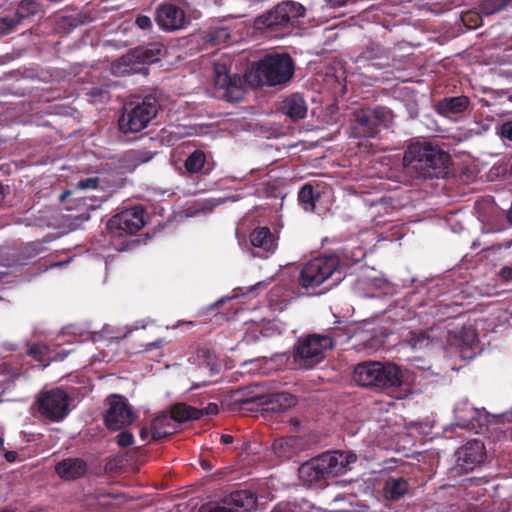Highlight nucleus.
<instances>
[{
    "label": "nucleus",
    "mask_w": 512,
    "mask_h": 512,
    "mask_svg": "<svg viewBox=\"0 0 512 512\" xmlns=\"http://www.w3.org/2000/svg\"><path fill=\"white\" fill-rule=\"evenodd\" d=\"M352 377L358 386L386 392L397 399H406L413 394L402 368L389 361L358 363L353 370Z\"/></svg>",
    "instance_id": "obj_1"
},
{
    "label": "nucleus",
    "mask_w": 512,
    "mask_h": 512,
    "mask_svg": "<svg viewBox=\"0 0 512 512\" xmlns=\"http://www.w3.org/2000/svg\"><path fill=\"white\" fill-rule=\"evenodd\" d=\"M259 384H252L231 391L224 400L221 407H227L232 411L284 413L296 406L297 397L288 392H277L264 394L258 392Z\"/></svg>",
    "instance_id": "obj_2"
},
{
    "label": "nucleus",
    "mask_w": 512,
    "mask_h": 512,
    "mask_svg": "<svg viewBox=\"0 0 512 512\" xmlns=\"http://www.w3.org/2000/svg\"><path fill=\"white\" fill-rule=\"evenodd\" d=\"M450 155L428 142L411 143L403 157L405 172L415 178L439 177L445 172Z\"/></svg>",
    "instance_id": "obj_3"
},
{
    "label": "nucleus",
    "mask_w": 512,
    "mask_h": 512,
    "mask_svg": "<svg viewBox=\"0 0 512 512\" xmlns=\"http://www.w3.org/2000/svg\"><path fill=\"white\" fill-rule=\"evenodd\" d=\"M305 13L306 8L300 2L284 0L257 16L253 27L268 37H279L294 28Z\"/></svg>",
    "instance_id": "obj_4"
},
{
    "label": "nucleus",
    "mask_w": 512,
    "mask_h": 512,
    "mask_svg": "<svg viewBox=\"0 0 512 512\" xmlns=\"http://www.w3.org/2000/svg\"><path fill=\"white\" fill-rule=\"evenodd\" d=\"M344 278L341 271L340 258L335 254L323 255L308 261L303 265L298 276V284L307 293L324 283L326 289L338 285Z\"/></svg>",
    "instance_id": "obj_5"
},
{
    "label": "nucleus",
    "mask_w": 512,
    "mask_h": 512,
    "mask_svg": "<svg viewBox=\"0 0 512 512\" xmlns=\"http://www.w3.org/2000/svg\"><path fill=\"white\" fill-rule=\"evenodd\" d=\"M254 71L258 83L274 87L291 80L295 72V62L286 52H272L264 55L255 64Z\"/></svg>",
    "instance_id": "obj_6"
},
{
    "label": "nucleus",
    "mask_w": 512,
    "mask_h": 512,
    "mask_svg": "<svg viewBox=\"0 0 512 512\" xmlns=\"http://www.w3.org/2000/svg\"><path fill=\"white\" fill-rule=\"evenodd\" d=\"M159 109V101L154 95L126 104L118 119L119 130L124 134L142 131L156 117Z\"/></svg>",
    "instance_id": "obj_7"
},
{
    "label": "nucleus",
    "mask_w": 512,
    "mask_h": 512,
    "mask_svg": "<svg viewBox=\"0 0 512 512\" xmlns=\"http://www.w3.org/2000/svg\"><path fill=\"white\" fill-rule=\"evenodd\" d=\"M77 404L75 388L55 387L38 392L31 409L40 416H68Z\"/></svg>",
    "instance_id": "obj_8"
},
{
    "label": "nucleus",
    "mask_w": 512,
    "mask_h": 512,
    "mask_svg": "<svg viewBox=\"0 0 512 512\" xmlns=\"http://www.w3.org/2000/svg\"><path fill=\"white\" fill-rule=\"evenodd\" d=\"M334 342L329 335L310 334L298 340L294 346L293 359L302 369H312L325 358V351L332 349Z\"/></svg>",
    "instance_id": "obj_9"
},
{
    "label": "nucleus",
    "mask_w": 512,
    "mask_h": 512,
    "mask_svg": "<svg viewBox=\"0 0 512 512\" xmlns=\"http://www.w3.org/2000/svg\"><path fill=\"white\" fill-rule=\"evenodd\" d=\"M343 471V458L339 451L324 453L299 469L300 477L307 482H314L325 476H336Z\"/></svg>",
    "instance_id": "obj_10"
},
{
    "label": "nucleus",
    "mask_w": 512,
    "mask_h": 512,
    "mask_svg": "<svg viewBox=\"0 0 512 512\" xmlns=\"http://www.w3.org/2000/svg\"><path fill=\"white\" fill-rule=\"evenodd\" d=\"M144 214L140 205L125 208L108 221L107 229L115 238L134 235L145 225Z\"/></svg>",
    "instance_id": "obj_11"
},
{
    "label": "nucleus",
    "mask_w": 512,
    "mask_h": 512,
    "mask_svg": "<svg viewBox=\"0 0 512 512\" xmlns=\"http://www.w3.org/2000/svg\"><path fill=\"white\" fill-rule=\"evenodd\" d=\"M387 112L382 107L361 109L351 123V136L354 138H374L385 126Z\"/></svg>",
    "instance_id": "obj_12"
},
{
    "label": "nucleus",
    "mask_w": 512,
    "mask_h": 512,
    "mask_svg": "<svg viewBox=\"0 0 512 512\" xmlns=\"http://www.w3.org/2000/svg\"><path fill=\"white\" fill-rule=\"evenodd\" d=\"M154 19L159 28L165 32L179 31L189 24V18L184 9L171 1H165L156 7Z\"/></svg>",
    "instance_id": "obj_13"
},
{
    "label": "nucleus",
    "mask_w": 512,
    "mask_h": 512,
    "mask_svg": "<svg viewBox=\"0 0 512 512\" xmlns=\"http://www.w3.org/2000/svg\"><path fill=\"white\" fill-rule=\"evenodd\" d=\"M214 85L224 90L223 97L228 101H238L243 97L241 77L237 73H231L226 61H217L213 66Z\"/></svg>",
    "instance_id": "obj_14"
},
{
    "label": "nucleus",
    "mask_w": 512,
    "mask_h": 512,
    "mask_svg": "<svg viewBox=\"0 0 512 512\" xmlns=\"http://www.w3.org/2000/svg\"><path fill=\"white\" fill-rule=\"evenodd\" d=\"M43 9L44 3L21 0L13 12L0 16V36L12 33L25 19L42 12Z\"/></svg>",
    "instance_id": "obj_15"
},
{
    "label": "nucleus",
    "mask_w": 512,
    "mask_h": 512,
    "mask_svg": "<svg viewBox=\"0 0 512 512\" xmlns=\"http://www.w3.org/2000/svg\"><path fill=\"white\" fill-rule=\"evenodd\" d=\"M251 254L262 259L269 258L278 247V237L272 233L269 227H256L249 234Z\"/></svg>",
    "instance_id": "obj_16"
},
{
    "label": "nucleus",
    "mask_w": 512,
    "mask_h": 512,
    "mask_svg": "<svg viewBox=\"0 0 512 512\" xmlns=\"http://www.w3.org/2000/svg\"><path fill=\"white\" fill-rule=\"evenodd\" d=\"M458 466L468 472L480 466L486 457L485 446L480 440H472L460 447L456 453Z\"/></svg>",
    "instance_id": "obj_17"
},
{
    "label": "nucleus",
    "mask_w": 512,
    "mask_h": 512,
    "mask_svg": "<svg viewBox=\"0 0 512 512\" xmlns=\"http://www.w3.org/2000/svg\"><path fill=\"white\" fill-rule=\"evenodd\" d=\"M190 419L191 418H154L151 428H142L140 430V436L142 439H147L151 434L153 439H161L175 433L184 422Z\"/></svg>",
    "instance_id": "obj_18"
},
{
    "label": "nucleus",
    "mask_w": 512,
    "mask_h": 512,
    "mask_svg": "<svg viewBox=\"0 0 512 512\" xmlns=\"http://www.w3.org/2000/svg\"><path fill=\"white\" fill-rule=\"evenodd\" d=\"M256 506V497L249 491L241 490L231 494L226 506H216L209 512H248Z\"/></svg>",
    "instance_id": "obj_19"
},
{
    "label": "nucleus",
    "mask_w": 512,
    "mask_h": 512,
    "mask_svg": "<svg viewBox=\"0 0 512 512\" xmlns=\"http://www.w3.org/2000/svg\"><path fill=\"white\" fill-rule=\"evenodd\" d=\"M130 51L138 66L142 67L143 65L159 61L165 52V47L159 42H152L147 45L138 46Z\"/></svg>",
    "instance_id": "obj_20"
},
{
    "label": "nucleus",
    "mask_w": 512,
    "mask_h": 512,
    "mask_svg": "<svg viewBox=\"0 0 512 512\" xmlns=\"http://www.w3.org/2000/svg\"><path fill=\"white\" fill-rule=\"evenodd\" d=\"M57 475L63 480H76L87 472V464L81 458H66L55 466Z\"/></svg>",
    "instance_id": "obj_21"
},
{
    "label": "nucleus",
    "mask_w": 512,
    "mask_h": 512,
    "mask_svg": "<svg viewBox=\"0 0 512 512\" xmlns=\"http://www.w3.org/2000/svg\"><path fill=\"white\" fill-rule=\"evenodd\" d=\"M470 106V99L465 95L445 97L436 104L438 114L448 117L464 113Z\"/></svg>",
    "instance_id": "obj_22"
},
{
    "label": "nucleus",
    "mask_w": 512,
    "mask_h": 512,
    "mask_svg": "<svg viewBox=\"0 0 512 512\" xmlns=\"http://www.w3.org/2000/svg\"><path fill=\"white\" fill-rule=\"evenodd\" d=\"M158 146L155 145V150L140 148L131 149L127 151L122 157V168L129 172H133L138 166L148 163L158 153L156 150Z\"/></svg>",
    "instance_id": "obj_23"
},
{
    "label": "nucleus",
    "mask_w": 512,
    "mask_h": 512,
    "mask_svg": "<svg viewBox=\"0 0 512 512\" xmlns=\"http://www.w3.org/2000/svg\"><path fill=\"white\" fill-rule=\"evenodd\" d=\"M280 109L283 114L290 117L292 120H299L305 118L307 114V105L304 97L299 93L287 96L282 102Z\"/></svg>",
    "instance_id": "obj_24"
},
{
    "label": "nucleus",
    "mask_w": 512,
    "mask_h": 512,
    "mask_svg": "<svg viewBox=\"0 0 512 512\" xmlns=\"http://www.w3.org/2000/svg\"><path fill=\"white\" fill-rule=\"evenodd\" d=\"M220 413V407L217 403L210 402L202 409H198L186 403H176L171 406L169 416H213Z\"/></svg>",
    "instance_id": "obj_25"
},
{
    "label": "nucleus",
    "mask_w": 512,
    "mask_h": 512,
    "mask_svg": "<svg viewBox=\"0 0 512 512\" xmlns=\"http://www.w3.org/2000/svg\"><path fill=\"white\" fill-rule=\"evenodd\" d=\"M184 167L190 175L209 174L211 171V167L207 161V155L201 149H195L187 156L184 161Z\"/></svg>",
    "instance_id": "obj_26"
},
{
    "label": "nucleus",
    "mask_w": 512,
    "mask_h": 512,
    "mask_svg": "<svg viewBox=\"0 0 512 512\" xmlns=\"http://www.w3.org/2000/svg\"><path fill=\"white\" fill-rule=\"evenodd\" d=\"M105 405L107 410L104 416H135L132 406L123 395H109L105 400Z\"/></svg>",
    "instance_id": "obj_27"
},
{
    "label": "nucleus",
    "mask_w": 512,
    "mask_h": 512,
    "mask_svg": "<svg viewBox=\"0 0 512 512\" xmlns=\"http://www.w3.org/2000/svg\"><path fill=\"white\" fill-rule=\"evenodd\" d=\"M94 20V17L87 11H81L75 14L63 15L57 20L58 28L69 33L73 29L88 24Z\"/></svg>",
    "instance_id": "obj_28"
},
{
    "label": "nucleus",
    "mask_w": 512,
    "mask_h": 512,
    "mask_svg": "<svg viewBox=\"0 0 512 512\" xmlns=\"http://www.w3.org/2000/svg\"><path fill=\"white\" fill-rule=\"evenodd\" d=\"M134 57L131 56V51L121 56L111 64V73L115 76H125L142 71Z\"/></svg>",
    "instance_id": "obj_29"
},
{
    "label": "nucleus",
    "mask_w": 512,
    "mask_h": 512,
    "mask_svg": "<svg viewBox=\"0 0 512 512\" xmlns=\"http://www.w3.org/2000/svg\"><path fill=\"white\" fill-rule=\"evenodd\" d=\"M50 347L43 342L28 344L27 355L35 361L41 363L42 368H46L55 357H51Z\"/></svg>",
    "instance_id": "obj_30"
},
{
    "label": "nucleus",
    "mask_w": 512,
    "mask_h": 512,
    "mask_svg": "<svg viewBox=\"0 0 512 512\" xmlns=\"http://www.w3.org/2000/svg\"><path fill=\"white\" fill-rule=\"evenodd\" d=\"M321 194L319 190H315L313 185L306 183L298 192V201L302 208L307 212H314L316 202Z\"/></svg>",
    "instance_id": "obj_31"
},
{
    "label": "nucleus",
    "mask_w": 512,
    "mask_h": 512,
    "mask_svg": "<svg viewBox=\"0 0 512 512\" xmlns=\"http://www.w3.org/2000/svg\"><path fill=\"white\" fill-rule=\"evenodd\" d=\"M389 60V50L382 45L370 42L358 56V61Z\"/></svg>",
    "instance_id": "obj_32"
},
{
    "label": "nucleus",
    "mask_w": 512,
    "mask_h": 512,
    "mask_svg": "<svg viewBox=\"0 0 512 512\" xmlns=\"http://www.w3.org/2000/svg\"><path fill=\"white\" fill-rule=\"evenodd\" d=\"M340 258L341 262V271L345 274L344 269L359 263L365 258V251L363 248L356 246V247H344L341 250L340 255L336 254Z\"/></svg>",
    "instance_id": "obj_33"
},
{
    "label": "nucleus",
    "mask_w": 512,
    "mask_h": 512,
    "mask_svg": "<svg viewBox=\"0 0 512 512\" xmlns=\"http://www.w3.org/2000/svg\"><path fill=\"white\" fill-rule=\"evenodd\" d=\"M408 490V484L403 478H389L384 487L385 496L388 499L396 500L403 496Z\"/></svg>",
    "instance_id": "obj_34"
},
{
    "label": "nucleus",
    "mask_w": 512,
    "mask_h": 512,
    "mask_svg": "<svg viewBox=\"0 0 512 512\" xmlns=\"http://www.w3.org/2000/svg\"><path fill=\"white\" fill-rule=\"evenodd\" d=\"M44 251V247L39 242H30L23 246L19 253V263L21 265L27 264L29 261L36 258Z\"/></svg>",
    "instance_id": "obj_35"
},
{
    "label": "nucleus",
    "mask_w": 512,
    "mask_h": 512,
    "mask_svg": "<svg viewBox=\"0 0 512 512\" xmlns=\"http://www.w3.org/2000/svg\"><path fill=\"white\" fill-rule=\"evenodd\" d=\"M510 2L512 0H481L479 10L483 15L490 16L506 8Z\"/></svg>",
    "instance_id": "obj_36"
},
{
    "label": "nucleus",
    "mask_w": 512,
    "mask_h": 512,
    "mask_svg": "<svg viewBox=\"0 0 512 512\" xmlns=\"http://www.w3.org/2000/svg\"><path fill=\"white\" fill-rule=\"evenodd\" d=\"M208 41L214 45L227 43L230 39V33L227 28H217L207 35Z\"/></svg>",
    "instance_id": "obj_37"
},
{
    "label": "nucleus",
    "mask_w": 512,
    "mask_h": 512,
    "mask_svg": "<svg viewBox=\"0 0 512 512\" xmlns=\"http://www.w3.org/2000/svg\"><path fill=\"white\" fill-rule=\"evenodd\" d=\"M131 418H103L105 426L112 431H117L130 423Z\"/></svg>",
    "instance_id": "obj_38"
},
{
    "label": "nucleus",
    "mask_w": 512,
    "mask_h": 512,
    "mask_svg": "<svg viewBox=\"0 0 512 512\" xmlns=\"http://www.w3.org/2000/svg\"><path fill=\"white\" fill-rule=\"evenodd\" d=\"M134 23L139 29L143 31L150 32L153 29V22L151 17L142 13L136 15Z\"/></svg>",
    "instance_id": "obj_39"
},
{
    "label": "nucleus",
    "mask_w": 512,
    "mask_h": 512,
    "mask_svg": "<svg viewBox=\"0 0 512 512\" xmlns=\"http://www.w3.org/2000/svg\"><path fill=\"white\" fill-rule=\"evenodd\" d=\"M461 337L466 347H472L478 341L477 333L472 328H463Z\"/></svg>",
    "instance_id": "obj_40"
},
{
    "label": "nucleus",
    "mask_w": 512,
    "mask_h": 512,
    "mask_svg": "<svg viewBox=\"0 0 512 512\" xmlns=\"http://www.w3.org/2000/svg\"><path fill=\"white\" fill-rule=\"evenodd\" d=\"M108 94H109V88L108 86H96V87H92L89 92H88V95L92 98H96V99H100V100H104L106 98H108Z\"/></svg>",
    "instance_id": "obj_41"
},
{
    "label": "nucleus",
    "mask_w": 512,
    "mask_h": 512,
    "mask_svg": "<svg viewBox=\"0 0 512 512\" xmlns=\"http://www.w3.org/2000/svg\"><path fill=\"white\" fill-rule=\"evenodd\" d=\"M99 185L98 177H89L83 180H80L77 183V188L79 189H95Z\"/></svg>",
    "instance_id": "obj_42"
},
{
    "label": "nucleus",
    "mask_w": 512,
    "mask_h": 512,
    "mask_svg": "<svg viewBox=\"0 0 512 512\" xmlns=\"http://www.w3.org/2000/svg\"><path fill=\"white\" fill-rule=\"evenodd\" d=\"M117 443L121 447H128L133 443V435L127 431L121 432L117 436Z\"/></svg>",
    "instance_id": "obj_43"
},
{
    "label": "nucleus",
    "mask_w": 512,
    "mask_h": 512,
    "mask_svg": "<svg viewBox=\"0 0 512 512\" xmlns=\"http://www.w3.org/2000/svg\"><path fill=\"white\" fill-rule=\"evenodd\" d=\"M500 135L502 138L512 141V121H507L501 125Z\"/></svg>",
    "instance_id": "obj_44"
},
{
    "label": "nucleus",
    "mask_w": 512,
    "mask_h": 512,
    "mask_svg": "<svg viewBox=\"0 0 512 512\" xmlns=\"http://www.w3.org/2000/svg\"><path fill=\"white\" fill-rule=\"evenodd\" d=\"M343 458L344 469L351 463H354L357 459L356 455L350 452H341Z\"/></svg>",
    "instance_id": "obj_45"
},
{
    "label": "nucleus",
    "mask_w": 512,
    "mask_h": 512,
    "mask_svg": "<svg viewBox=\"0 0 512 512\" xmlns=\"http://www.w3.org/2000/svg\"><path fill=\"white\" fill-rule=\"evenodd\" d=\"M499 275L506 281L512 280V268L509 266L502 267Z\"/></svg>",
    "instance_id": "obj_46"
},
{
    "label": "nucleus",
    "mask_w": 512,
    "mask_h": 512,
    "mask_svg": "<svg viewBox=\"0 0 512 512\" xmlns=\"http://www.w3.org/2000/svg\"><path fill=\"white\" fill-rule=\"evenodd\" d=\"M478 416H487V417H490V416H506V413H499V414H492L490 412H488L485 408H472Z\"/></svg>",
    "instance_id": "obj_47"
},
{
    "label": "nucleus",
    "mask_w": 512,
    "mask_h": 512,
    "mask_svg": "<svg viewBox=\"0 0 512 512\" xmlns=\"http://www.w3.org/2000/svg\"><path fill=\"white\" fill-rule=\"evenodd\" d=\"M332 7H341L354 0H327Z\"/></svg>",
    "instance_id": "obj_48"
},
{
    "label": "nucleus",
    "mask_w": 512,
    "mask_h": 512,
    "mask_svg": "<svg viewBox=\"0 0 512 512\" xmlns=\"http://www.w3.org/2000/svg\"><path fill=\"white\" fill-rule=\"evenodd\" d=\"M162 345V341L158 340L155 342H151L145 345L146 350H152L154 348H159Z\"/></svg>",
    "instance_id": "obj_49"
},
{
    "label": "nucleus",
    "mask_w": 512,
    "mask_h": 512,
    "mask_svg": "<svg viewBox=\"0 0 512 512\" xmlns=\"http://www.w3.org/2000/svg\"><path fill=\"white\" fill-rule=\"evenodd\" d=\"M7 190H9V186L0 183V203L3 201Z\"/></svg>",
    "instance_id": "obj_50"
},
{
    "label": "nucleus",
    "mask_w": 512,
    "mask_h": 512,
    "mask_svg": "<svg viewBox=\"0 0 512 512\" xmlns=\"http://www.w3.org/2000/svg\"><path fill=\"white\" fill-rule=\"evenodd\" d=\"M16 456H17L16 452H13V451H8L5 454V458L9 462H13L16 459Z\"/></svg>",
    "instance_id": "obj_51"
},
{
    "label": "nucleus",
    "mask_w": 512,
    "mask_h": 512,
    "mask_svg": "<svg viewBox=\"0 0 512 512\" xmlns=\"http://www.w3.org/2000/svg\"><path fill=\"white\" fill-rule=\"evenodd\" d=\"M221 442L223 444H230L233 442V437L231 435H222Z\"/></svg>",
    "instance_id": "obj_52"
},
{
    "label": "nucleus",
    "mask_w": 512,
    "mask_h": 512,
    "mask_svg": "<svg viewBox=\"0 0 512 512\" xmlns=\"http://www.w3.org/2000/svg\"><path fill=\"white\" fill-rule=\"evenodd\" d=\"M272 512H290V508L289 506L286 504V505H282V506H279L277 507L275 510H273Z\"/></svg>",
    "instance_id": "obj_53"
},
{
    "label": "nucleus",
    "mask_w": 512,
    "mask_h": 512,
    "mask_svg": "<svg viewBox=\"0 0 512 512\" xmlns=\"http://www.w3.org/2000/svg\"><path fill=\"white\" fill-rule=\"evenodd\" d=\"M512 246V240L499 245V248L509 249Z\"/></svg>",
    "instance_id": "obj_54"
},
{
    "label": "nucleus",
    "mask_w": 512,
    "mask_h": 512,
    "mask_svg": "<svg viewBox=\"0 0 512 512\" xmlns=\"http://www.w3.org/2000/svg\"><path fill=\"white\" fill-rule=\"evenodd\" d=\"M70 194H71V192H70V191H65V192L61 195L60 199H61V200H64V199H65L67 196H69Z\"/></svg>",
    "instance_id": "obj_55"
},
{
    "label": "nucleus",
    "mask_w": 512,
    "mask_h": 512,
    "mask_svg": "<svg viewBox=\"0 0 512 512\" xmlns=\"http://www.w3.org/2000/svg\"><path fill=\"white\" fill-rule=\"evenodd\" d=\"M473 17H475V18H476V20L479 18V16H478V15H470V18H469V19H470L471 21H474V18H473Z\"/></svg>",
    "instance_id": "obj_56"
},
{
    "label": "nucleus",
    "mask_w": 512,
    "mask_h": 512,
    "mask_svg": "<svg viewBox=\"0 0 512 512\" xmlns=\"http://www.w3.org/2000/svg\"><path fill=\"white\" fill-rule=\"evenodd\" d=\"M4 441L2 438H0V449L3 447Z\"/></svg>",
    "instance_id": "obj_57"
},
{
    "label": "nucleus",
    "mask_w": 512,
    "mask_h": 512,
    "mask_svg": "<svg viewBox=\"0 0 512 512\" xmlns=\"http://www.w3.org/2000/svg\"><path fill=\"white\" fill-rule=\"evenodd\" d=\"M463 21L466 23V22L470 21V19H468V16H465V17L463 18Z\"/></svg>",
    "instance_id": "obj_58"
},
{
    "label": "nucleus",
    "mask_w": 512,
    "mask_h": 512,
    "mask_svg": "<svg viewBox=\"0 0 512 512\" xmlns=\"http://www.w3.org/2000/svg\"><path fill=\"white\" fill-rule=\"evenodd\" d=\"M376 66H384V63H374Z\"/></svg>",
    "instance_id": "obj_59"
},
{
    "label": "nucleus",
    "mask_w": 512,
    "mask_h": 512,
    "mask_svg": "<svg viewBox=\"0 0 512 512\" xmlns=\"http://www.w3.org/2000/svg\"><path fill=\"white\" fill-rule=\"evenodd\" d=\"M52 419H53V420H56V421H59V420H61L62 418L57 417V418H52Z\"/></svg>",
    "instance_id": "obj_60"
},
{
    "label": "nucleus",
    "mask_w": 512,
    "mask_h": 512,
    "mask_svg": "<svg viewBox=\"0 0 512 512\" xmlns=\"http://www.w3.org/2000/svg\"><path fill=\"white\" fill-rule=\"evenodd\" d=\"M150 141H152L153 143H158V141H155L153 138H150Z\"/></svg>",
    "instance_id": "obj_61"
},
{
    "label": "nucleus",
    "mask_w": 512,
    "mask_h": 512,
    "mask_svg": "<svg viewBox=\"0 0 512 512\" xmlns=\"http://www.w3.org/2000/svg\"><path fill=\"white\" fill-rule=\"evenodd\" d=\"M476 26H477V21L475 20L474 25H471V27H476Z\"/></svg>",
    "instance_id": "obj_62"
},
{
    "label": "nucleus",
    "mask_w": 512,
    "mask_h": 512,
    "mask_svg": "<svg viewBox=\"0 0 512 512\" xmlns=\"http://www.w3.org/2000/svg\"><path fill=\"white\" fill-rule=\"evenodd\" d=\"M1 512H10V511H8V510H3V511H1Z\"/></svg>",
    "instance_id": "obj_63"
}]
</instances>
